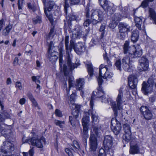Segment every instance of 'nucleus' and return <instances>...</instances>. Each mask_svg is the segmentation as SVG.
I'll use <instances>...</instances> for the list:
<instances>
[{
	"mask_svg": "<svg viewBox=\"0 0 156 156\" xmlns=\"http://www.w3.org/2000/svg\"><path fill=\"white\" fill-rule=\"evenodd\" d=\"M123 52L128 54L122 59V67L126 71L131 72L132 70V66L130 63V57L135 58L140 56L142 53L141 48L140 46L135 47L134 45L129 46V42L126 41L123 45Z\"/></svg>",
	"mask_w": 156,
	"mask_h": 156,
	"instance_id": "nucleus-1",
	"label": "nucleus"
},
{
	"mask_svg": "<svg viewBox=\"0 0 156 156\" xmlns=\"http://www.w3.org/2000/svg\"><path fill=\"white\" fill-rule=\"evenodd\" d=\"M69 36H66L65 41L66 53L67 55L66 61L68 66L66 64H64L63 65V69L64 75L65 76L67 75L69 71L73 70L74 68H77V66L80 65L78 62L74 64L72 62V56L69 55V53L72 51L73 49L74 50L76 44H75L74 41L73 40H71L70 41L69 46Z\"/></svg>",
	"mask_w": 156,
	"mask_h": 156,
	"instance_id": "nucleus-2",
	"label": "nucleus"
},
{
	"mask_svg": "<svg viewBox=\"0 0 156 156\" xmlns=\"http://www.w3.org/2000/svg\"><path fill=\"white\" fill-rule=\"evenodd\" d=\"M91 12L90 19L86 18L84 20L83 24L84 27H88L91 23L93 25L96 24L103 19L104 13L100 9L92 10Z\"/></svg>",
	"mask_w": 156,
	"mask_h": 156,
	"instance_id": "nucleus-3",
	"label": "nucleus"
},
{
	"mask_svg": "<svg viewBox=\"0 0 156 156\" xmlns=\"http://www.w3.org/2000/svg\"><path fill=\"white\" fill-rule=\"evenodd\" d=\"M99 129L97 126H94L93 130L91 131L89 140L90 149L92 151H95L97 147L98 143L96 136H99Z\"/></svg>",
	"mask_w": 156,
	"mask_h": 156,
	"instance_id": "nucleus-4",
	"label": "nucleus"
},
{
	"mask_svg": "<svg viewBox=\"0 0 156 156\" xmlns=\"http://www.w3.org/2000/svg\"><path fill=\"white\" fill-rule=\"evenodd\" d=\"M123 93L122 88H121L119 91V94L116 100L117 104L115 102L112 101L111 102L115 115H117L118 109L120 110L122 109V105L123 103Z\"/></svg>",
	"mask_w": 156,
	"mask_h": 156,
	"instance_id": "nucleus-5",
	"label": "nucleus"
},
{
	"mask_svg": "<svg viewBox=\"0 0 156 156\" xmlns=\"http://www.w3.org/2000/svg\"><path fill=\"white\" fill-rule=\"evenodd\" d=\"M89 114L88 112H85L82 119V124L83 127V132L81 133L83 140L86 143L88 137V130L89 124Z\"/></svg>",
	"mask_w": 156,
	"mask_h": 156,
	"instance_id": "nucleus-6",
	"label": "nucleus"
},
{
	"mask_svg": "<svg viewBox=\"0 0 156 156\" xmlns=\"http://www.w3.org/2000/svg\"><path fill=\"white\" fill-rule=\"evenodd\" d=\"M115 118H112L111 121V125L112 126L111 128L115 135L119 134L121 129V126L120 122L121 120V117L115 115Z\"/></svg>",
	"mask_w": 156,
	"mask_h": 156,
	"instance_id": "nucleus-7",
	"label": "nucleus"
},
{
	"mask_svg": "<svg viewBox=\"0 0 156 156\" xmlns=\"http://www.w3.org/2000/svg\"><path fill=\"white\" fill-rule=\"evenodd\" d=\"M95 96V95H94V92H93V94L91 96L90 104V108H91V109H90L89 111L90 112H91L92 114V129H93V127L94 126H97L98 127L100 131V129L99 128L98 126L97 125V123L98 122V115L95 112L94 113L93 112H92V110L94 106L93 101L94 99Z\"/></svg>",
	"mask_w": 156,
	"mask_h": 156,
	"instance_id": "nucleus-8",
	"label": "nucleus"
},
{
	"mask_svg": "<svg viewBox=\"0 0 156 156\" xmlns=\"http://www.w3.org/2000/svg\"><path fill=\"white\" fill-rule=\"evenodd\" d=\"M153 83L152 80H149L147 83L143 82L142 84V90L143 93L146 95L150 93L152 90Z\"/></svg>",
	"mask_w": 156,
	"mask_h": 156,
	"instance_id": "nucleus-9",
	"label": "nucleus"
},
{
	"mask_svg": "<svg viewBox=\"0 0 156 156\" xmlns=\"http://www.w3.org/2000/svg\"><path fill=\"white\" fill-rule=\"evenodd\" d=\"M139 65L138 67V70L140 72L147 71L149 66L148 59L145 57L143 56L139 60Z\"/></svg>",
	"mask_w": 156,
	"mask_h": 156,
	"instance_id": "nucleus-10",
	"label": "nucleus"
},
{
	"mask_svg": "<svg viewBox=\"0 0 156 156\" xmlns=\"http://www.w3.org/2000/svg\"><path fill=\"white\" fill-rule=\"evenodd\" d=\"M45 141V138L43 137L41 138L40 140L33 137L27 140V142L29 144L33 146H36L37 147L40 148H42L43 147L42 142H44Z\"/></svg>",
	"mask_w": 156,
	"mask_h": 156,
	"instance_id": "nucleus-11",
	"label": "nucleus"
},
{
	"mask_svg": "<svg viewBox=\"0 0 156 156\" xmlns=\"http://www.w3.org/2000/svg\"><path fill=\"white\" fill-rule=\"evenodd\" d=\"M140 110L146 119L149 120L151 119L152 117V114L147 107L142 106L140 108Z\"/></svg>",
	"mask_w": 156,
	"mask_h": 156,
	"instance_id": "nucleus-12",
	"label": "nucleus"
},
{
	"mask_svg": "<svg viewBox=\"0 0 156 156\" xmlns=\"http://www.w3.org/2000/svg\"><path fill=\"white\" fill-rule=\"evenodd\" d=\"M3 150H4L7 154H10L14 150V144L10 142L5 141L3 142L2 146Z\"/></svg>",
	"mask_w": 156,
	"mask_h": 156,
	"instance_id": "nucleus-13",
	"label": "nucleus"
},
{
	"mask_svg": "<svg viewBox=\"0 0 156 156\" xmlns=\"http://www.w3.org/2000/svg\"><path fill=\"white\" fill-rule=\"evenodd\" d=\"M128 82L129 85L131 88L135 89L137 83L136 76L133 75H130L128 77Z\"/></svg>",
	"mask_w": 156,
	"mask_h": 156,
	"instance_id": "nucleus-14",
	"label": "nucleus"
},
{
	"mask_svg": "<svg viewBox=\"0 0 156 156\" xmlns=\"http://www.w3.org/2000/svg\"><path fill=\"white\" fill-rule=\"evenodd\" d=\"M103 145L105 149H108L112 148V138L111 136L107 135L105 136L103 141Z\"/></svg>",
	"mask_w": 156,
	"mask_h": 156,
	"instance_id": "nucleus-15",
	"label": "nucleus"
},
{
	"mask_svg": "<svg viewBox=\"0 0 156 156\" xmlns=\"http://www.w3.org/2000/svg\"><path fill=\"white\" fill-rule=\"evenodd\" d=\"M136 10V9L133 10V15L135 16L134 20L136 26L139 30H144L145 27L144 24H143L142 27H141L142 24V20L141 18L142 17H139L135 15V12Z\"/></svg>",
	"mask_w": 156,
	"mask_h": 156,
	"instance_id": "nucleus-16",
	"label": "nucleus"
},
{
	"mask_svg": "<svg viewBox=\"0 0 156 156\" xmlns=\"http://www.w3.org/2000/svg\"><path fill=\"white\" fill-rule=\"evenodd\" d=\"M103 80L101 78L99 77L98 79V87L97 88V97L99 98H103L105 97V94L103 90L101 87V84Z\"/></svg>",
	"mask_w": 156,
	"mask_h": 156,
	"instance_id": "nucleus-17",
	"label": "nucleus"
},
{
	"mask_svg": "<svg viewBox=\"0 0 156 156\" xmlns=\"http://www.w3.org/2000/svg\"><path fill=\"white\" fill-rule=\"evenodd\" d=\"M144 152L143 148L139 149L137 144L130 146L129 152L131 154H134L139 153L143 154Z\"/></svg>",
	"mask_w": 156,
	"mask_h": 156,
	"instance_id": "nucleus-18",
	"label": "nucleus"
},
{
	"mask_svg": "<svg viewBox=\"0 0 156 156\" xmlns=\"http://www.w3.org/2000/svg\"><path fill=\"white\" fill-rule=\"evenodd\" d=\"M119 32L121 33H125L130 31V27L126 23L121 22L119 25Z\"/></svg>",
	"mask_w": 156,
	"mask_h": 156,
	"instance_id": "nucleus-19",
	"label": "nucleus"
},
{
	"mask_svg": "<svg viewBox=\"0 0 156 156\" xmlns=\"http://www.w3.org/2000/svg\"><path fill=\"white\" fill-rule=\"evenodd\" d=\"M80 0H65L64 10L66 15L67 12V8L69 7V4L71 5H75L78 3Z\"/></svg>",
	"mask_w": 156,
	"mask_h": 156,
	"instance_id": "nucleus-20",
	"label": "nucleus"
},
{
	"mask_svg": "<svg viewBox=\"0 0 156 156\" xmlns=\"http://www.w3.org/2000/svg\"><path fill=\"white\" fill-rule=\"evenodd\" d=\"M85 48V44L80 42L76 44L74 51L77 54H79L80 53L84 51Z\"/></svg>",
	"mask_w": 156,
	"mask_h": 156,
	"instance_id": "nucleus-21",
	"label": "nucleus"
},
{
	"mask_svg": "<svg viewBox=\"0 0 156 156\" xmlns=\"http://www.w3.org/2000/svg\"><path fill=\"white\" fill-rule=\"evenodd\" d=\"M85 83L84 78H79L76 80L75 87L79 90H82Z\"/></svg>",
	"mask_w": 156,
	"mask_h": 156,
	"instance_id": "nucleus-22",
	"label": "nucleus"
},
{
	"mask_svg": "<svg viewBox=\"0 0 156 156\" xmlns=\"http://www.w3.org/2000/svg\"><path fill=\"white\" fill-rule=\"evenodd\" d=\"M100 4L101 5L103 8L104 11H102L104 12V15L105 14V12L107 11L108 12L110 9V7L108 5V1L107 0H99ZM101 11V10H100Z\"/></svg>",
	"mask_w": 156,
	"mask_h": 156,
	"instance_id": "nucleus-23",
	"label": "nucleus"
},
{
	"mask_svg": "<svg viewBox=\"0 0 156 156\" xmlns=\"http://www.w3.org/2000/svg\"><path fill=\"white\" fill-rule=\"evenodd\" d=\"M139 33L137 30H134L132 33L131 40L133 42H136L138 39Z\"/></svg>",
	"mask_w": 156,
	"mask_h": 156,
	"instance_id": "nucleus-24",
	"label": "nucleus"
},
{
	"mask_svg": "<svg viewBox=\"0 0 156 156\" xmlns=\"http://www.w3.org/2000/svg\"><path fill=\"white\" fill-rule=\"evenodd\" d=\"M108 69L106 67V66H104L102 64L99 67V76L97 78V81H98V79L99 78H101L102 80V75L104 73V74L105 73V72L107 71Z\"/></svg>",
	"mask_w": 156,
	"mask_h": 156,
	"instance_id": "nucleus-25",
	"label": "nucleus"
},
{
	"mask_svg": "<svg viewBox=\"0 0 156 156\" xmlns=\"http://www.w3.org/2000/svg\"><path fill=\"white\" fill-rule=\"evenodd\" d=\"M56 6L53 1H49L46 7H44V9L45 8L48 12H51L52 9L56 7Z\"/></svg>",
	"mask_w": 156,
	"mask_h": 156,
	"instance_id": "nucleus-26",
	"label": "nucleus"
},
{
	"mask_svg": "<svg viewBox=\"0 0 156 156\" xmlns=\"http://www.w3.org/2000/svg\"><path fill=\"white\" fill-rule=\"evenodd\" d=\"M48 55L49 60L51 61H54L57 58L55 52H52L51 50V47L49 46L48 50Z\"/></svg>",
	"mask_w": 156,
	"mask_h": 156,
	"instance_id": "nucleus-27",
	"label": "nucleus"
},
{
	"mask_svg": "<svg viewBox=\"0 0 156 156\" xmlns=\"http://www.w3.org/2000/svg\"><path fill=\"white\" fill-rule=\"evenodd\" d=\"M149 15L153 21V23L156 25V13L154 10L152 9H149Z\"/></svg>",
	"mask_w": 156,
	"mask_h": 156,
	"instance_id": "nucleus-28",
	"label": "nucleus"
},
{
	"mask_svg": "<svg viewBox=\"0 0 156 156\" xmlns=\"http://www.w3.org/2000/svg\"><path fill=\"white\" fill-rule=\"evenodd\" d=\"M86 65L87 68L88 73L90 76L91 77L93 75L94 73L93 69L91 63L90 62H87L86 63Z\"/></svg>",
	"mask_w": 156,
	"mask_h": 156,
	"instance_id": "nucleus-29",
	"label": "nucleus"
},
{
	"mask_svg": "<svg viewBox=\"0 0 156 156\" xmlns=\"http://www.w3.org/2000/svg\"><path fill=\"white\" fill-rule=\"evenodd\" d=\"M122 18V16L120 13H116L112 17V22L114 23H117Z\"/></svg>",
	"mask_w": 156,
	"mask_h": 156,
	"instance_id": "nucleus-30",
	"label": "nucleus"
},
{
	"mask_svg": "<svg viewBox=\"0 0 156 156\" xmlns=\"http://www.w3.org/2000/svg\"><path fill=\"white\" fill-rule=\"evenodd\" d=\"M12 26L10 24H9L7 26L5 29L2 31V34L5 36L8 35L10 31L12 30Z\"/></svg>",
	"mask_w": 156,
	"mask_h": 156,
	"instance_id": "nucleus-31",
	"label": "nucleus"
},
{
	"mask_svg": "<svg viewBox=\"0 0 156 156\" xmlns=\"http://www.w3.org/2000/svg\"><path fill=\"white\" fill-rule=\"evenodd\" d=\"M72 146L73 148L71 147L70 149L75 152L77 151V150H79L80 148L78 142L76 140H73Z\"/></svg>",
	"mask_w": 156,
	"mask_h": 156,
	"instance_id": "nucleus-32",
	"label": "nucleus"
},
{
	"mask_svg": "<svg viewBox=\"0 0 156 156\" xmlns=\"http://www.w3.org/2000/svg\"><path fill=\"white\" fill-rule=\"evenodd\" d=\"M74 78L72 76H70L69 77L68 82L69 85V89L68 90L67 88L66 89V91L67 96L69 94V90L71 87H73V82Z\"/></svg>",
	"mask_w": 156,
	"mask_h": 156,
	"instance_id": "nucleus-33",
	"label": "nucleus"
},
{
	"mask_svg": "<svg viewBox=\"0 0 156 156\" xmlns=\"http://www.w3.org/2000/svg\"><path fill=\"white\" fill-rule=\"evenodd\" d=\"M81 16V15L80 14L70 15L69 16V18L70 20H75L77 21L80 20Z\"/></svg>",
	"mask_w": 156,
	"mask_h": 156,
	"instance_id": "nucleus-34",
	"label": "nucleus"
},
{
	"mask_svg": "<svg viewBox=\"0 0 156 156\" xmlns=\"http://www.w3.org/2000/svg\"><path fill=\"white\" fill-rule=\"evenodd\" d=\"M44 12L46 14V16L48 18L51 23H52L53 22V19L52 15L50 12H48L47 11V10L45 8L44 9Z\"/></svg>",
	"mask_w": 156,
	"mask_h": 156,
	"instance_id": "nucleus-35",
	"label": "nucleus"
},
{
	"mask_svg": "<svg viewBox=\"0 0 156 156\" xmlns=\"http://www.w3.org/2000/svg\"><path fill=\"white\" fill-rule=\"evenodd\" d=\"M123 138L126 142H129L131 139V133H125L123 135Z\"/></svg>",
	"mask_w": 156,
	"mask_h": 156,
	"instance_id": "nucleus-36",
	"label": "nucleus"
},
{
	"mask_svg": "<svg viewBox=\"0 0 156 156\" xmlns=\"http://www.w3.org/2000/svg\"><path fill=\"white\" fill-rule=\"evenodd\" d=\"M69 120L71 125L73 126H75L78 121L77 118L71 116H69Z\"/></svg>",
	"mask_w": 156,
	"mask_h": 156,
	"instance_id": "nucleus-37",
	"label": "nucleus"
},
{
	"mask_svg": "<svg viewBox=\"0 0 156 156\" xmlns=\"http://www.w3.org/2000/svg\"><path fill=\"white\" fill-rule=\"evenodd\" d=\"M32 20L34 24L40 23L42 22L41 18L40 16H37L33 18Z\"/></svg>",
	"mask_w": 156,
	"mask_h": 156,
	"instance_id": "nucleus-38",
	"label": "nucleus"
},
{
	"mask_svg": "<svg viewBox=\"0 0 156 156\" xmlns=\"http://www.w3.org/2000/svg\"><path fill=\"white\" fill-rule=\"evenodd\" d=\"M113 75L112 73L108 71V70L107 71L105 72L103 77L105 79L110 78L113 76Z\"/></svg>",
	"mask_w": 156,
	"mask_h": 156,
	"instance_id": "nucleus-39",
	"label": "nucleus"
},
{
	"mask_svg": "<svg viewBox=\"0 0 156 156\" xmlns=\"http://www.w3.org/2000/svg\"><path fill=\"white\" fill-rule=\"evenodd\" d=\"M123 129L125 133L131 132L130 127L129 125L127 124H124L123 125Z\"/></svg>",
	"mask_w": 156,
	"mask_h": 156,
	"instance_id": "nucleus-40",
	"label": "nucleus"
},
{
	"mask_svg": "<svg viewBox=\"0 0 156 156\" xmlns=\"http://www.w3.org/2000/svg\"><path fill=\"white\" fill-rule=\"evenodd\" d=\"M105 150L106 156H112L114 154V151L112 148H109L108 149Z\"/></svg>",
	"mask_w": 156,
	"mask_h": 156,
	"instance_id": "nucleus-41",
	"label": "nucleus"
},
{
	"mask_svg": "<svg viewBox=\"0 0 156 156\" xmlns=\"http://www.w3.org/2000/svg\"><path fill=\"white\" fill-rule=\"evenodd\" d=\"M154 1V0H144L142 2L141 6L144 8H146L148 6L149 2H152Z\"/></svg>",
	"mask_w": 156,
	"mask_h": 156,
	"instance_id": "nucleus-42",
	"label": "nucleus"
},
{
	"mask_svg": "<svg viewBox=\"0 0 156 156\" xmlns=\"http://www.w3.org/2000/svg\"><path fill=\"white\" fill-rule=\"evenodd\" d=\"M75 94L74 93H73L71 95L69 99V103H70V104L73 105L74 104L75 100Z\"/></svg>",
	"mask_w": 156,
	"mask_h": 156,
	"instance_id": "nucleus-43",
	"label": "nucleus"
},
{
	"mask_svg": "<svg viewBox=\"0 0 156 156\" xmlns=\"http://www.w3.org/2000/svg\"><path fill=\"white\" fill-rule=\"evenodd\" d=\"M34 154V150L33 148L30 149L28 153L23 152V156H33Z\"/></svg>",
	"mask_w": 156,
	"mask_h": 156,
	"instance_id": "nucleus-44",
	"label": "nucleus"
},
{
	"mask_svg": "<svg viewBox=\"0 0 156 156\" xmlns=\"http://www.w3.org/2000/svg\"><path fill=\"white\" fill-rule=\"evenodd\" d=\"M115 65L117 69L120 71L121 70V62L120 60H117L116 61L115 63Z\"/></svg>",
	"mask_w": 156,
	"mask_h": 156,
	"instance_id": "nucleus-45",
	"label": "nucleus"
},
{
	"mask_svg": "<svg viewBox=\"0 0 156 156\" xmlns=\"http://www.w3.org/2000/svg\"><path fill=\"white\" fill-rule=\"evenodd\" d=\"M98 156H106V153H105V148H101L100 149Z\"/></svg>",
	"mask_w": 156,
	"mask_h": 156,
	"instance_id": "nucleus-46",
	"label": "nucleus"
},
{
	"mask_svg": "<svg viewBox=\"0 0 156 156\" xmlns=\"http://www.w3.org/2000/svg\"><path fill=\"white\" fill-rule=\"evenodd\" d=\"M64 121H61L58 120H55L54 123L57 126H59L60 127L62 128L63 126L62 124H64Z\"/></svg>",
	"mask_w": 156,
	"mask_h": 156,
	"instance_id": "nucleus-47",
	"label": "nucleus"
},
{
	"mask_svg": "<svg viewBox=\"0 0 156 156\" xmlns=\"http://www.w3.org/2000/svg\"><path fill=\"white\" fill-rule=\"evenodd\" d=\"M73 37L76 38H80L81 35V32L80 30L77 31L76 33H73Z\"/></svg>",
	"mask_w": 156,
	"mask_h": 156,
	"instance_id": "nucleus-48",
	"label": "nucleus"
},
{
	"mask_svg": "<svg viewBox=\"0 0 156 156\" xmlns=\"http://www.w3.org/2000/svg\"><path fill=\"white\" fill-rule=\"evenodd\" d=\"M32 103V106H34L35 107H37L38 109H40L38 106V104L35 99L31 101Z\"/></svg>",
	"mask_w": 156,
	"mask_h": 156,
	"instance_id": "nucleus-49",
	"label": "nucleus"
},
{
	"mask_svg": "<svg viewBox=\"0 0 156 156\" xmlns=\"http://www.w3.org/2000/svg\"><path fill=\"white\" fill-rule=\"evenodd\" d=\"M101 102H104L105 103H107L108 102V98L107 97L106 95L105 94V97L103 98H101Z\"/></svg>",
	"mask_w": 156,
	"mask_h": 156,
	"instance_id": "nucleus-50",
	"label": "nucleus"
},
{
	"mask_svg": "<svg viewBox=\"0 0 156 156\" xmlns=\"http://www.w3.org/2000/svg\"><path fill=\"white\" fill-rule=\"evenodd\" d=\"M55 114L56 116L59 117H61L62 116L61 112L58 109H56L55 112Z\"/></svg>",
	"mask_w": 156,
	"mask_h": 156,
	"instance_id": "nucleus-51",
	"label": "nucleus"
},
{
	"mask_svg": "<svg viewBox=\"0 0 156 156\" xmlns=\"http://www.w3.org/2000/svg\"><path fill=\"white\" fill-rule=\"evenodd\" d=\"M65 152L69 156H73V154L70 149L69 148H66L65 149Z\"/></svg>",
	"mask_w": 156,
	"mask_h": 156,
	"instance_id": "nucleus-52",
	"label": "nucleus"
},
{
	"mask_svg": "<svg viewBox=\"0 0 156 156\" xmlns=\"http://www.w3.org/2000/svg\"><path fill=\"white\" fill-rule=\"evenodd\" d=\"M23 3V2L22 0L20 1V0H18V9L19 10L22 9Z\"/></svg>",
	"mask_w": 156,
	"mask_h": 156,
	"instance_id": "nucleus-53",
	"label": "nucleus"
},
{
	"mask_svg": "<svg viewBox=\"0 0 156 156\" xmlns=\"http://www.w3.org/2000/svg\"><path fill=\"white\" fill-rule=\"evenodd\" d=\"M16 87L19 90H21L22 88L21 83L20 82H17L16 83Z\"/></svg>",
	"mask_w": 156,
	"mask_h": 156,
	"instance_id": "nucleus-54",
	"label": "nucleus"
},
{
	"mask_svg": "<svg viewBox=\"0 0 156 156\" xmlns=\"http://www.w3.org/2000/svg\"><path fill=\"white\" fill-rule=\"evenodd\" d=\"M53 14L54 15L57 17H59L61 14V12L60 11L59 9H57L55 10L53 13Z\"/></svg>",
	"mask_w": 156,
	"mask_h": 156,
	"instance_id": "nucleus-55",
	"label": "nucleus"
},
{
	"mask_svg": "<svg viewBox=\"0 0 156 156\" xmlns=\"http://www.w3.org/2000/svg\"><path fill=\"white\" fill-rule=\"evenodd\" d=\"M75 105L74 110H75L76 112L79 113L80 111V106L78 105Z\"/></svg>",
	"mask_w": 156,
	"mask_h": 156,
	"instance_id": "nucleus-56",
	"label": "nucleus"
},
{
	"mask_svg": "<svg viewBox=\"0 0 156 156\" xmlns=\"http://www.w3.org/2000/svg\"><path fill=\"white\" fill-rule=\"evenodd\" d=\"M2 146H1V149H0V156H4V155L5 154H7L5 152L4 150H3Z\"/></svg>",
	"mask_w": 156,
	"mask_h": 156,
	"instance_id": "nucleus-57",
	"label": "nucleus"
},
{
	"mask_svg": "<svg viewBox=\"0 0 156 156\" xmlns=\"http://www.w3.org/2000/svg\"><path fill=\"white\" fill-rule=\"evenodd\" d=\"M27 95L31 101L35 99L34 98L33 95L31 93L29 92L27 93Z\"/></svg>",
	"mask_w": 156,
	"mask_h": 156,
	"instance_id": "nucleus-58",
	"label": "nucleus"
},
{
	"mask_svg": "<svg viewBox=\"0 0 156 156\" xmlns=\"http://www.w3.org/2000/svg\"><path fill=\"white\" fill-rule=\"evenodd\" d=\"M85 15L86 18L90 19V14L89 12V10L88 8L87 7L86 8Z\"/></svg>",
	"mask_w": 156,
	"mask_h": 156,
	"instance_id": "nucleus-59",
	"label": "nucleus"
},
{
	"mask_svg": "<svg viewBox=\"0 0 156 156\" xmlns=\"http://www.w3.org/2000/svg\"><path fill=\"white\" fill-rule=\"evenodd\" d=\"M5 23L4 20L2 19L0 20V31H1Z\"/></svg>",
	"mask_w": 156,
	"mask_h": 156,
	"instance_id": "nucleus-60",
	"label": "nucleus"
},
{
	"mask_svg": "<svg viewBox=\"0 0 156 156\" xmlns=\"http://www.w3.org/2000/svg\"><path fill=\"white\" fill-rule=\"evenodd\" d=\"M79 113L78 112H76L75 110L73 111L72 112L73 117L77 118L79 115Z\"/></svg>",
	"mask_w": 156,
	"mask_h": 156,
	"instance_id": "nucleus-61",
	"label": "nucleus"
},
{
	"mask_svg": "<svg viewBox=\"0 0 156 156\" xmlns=\"http://www.w3.org/2000/svg\"><path fill=\"white\" fill-rule=\"evenodd\" d=\"M19 59L18 58L15 57L13 61V64L15 66L18 65V64Z\"/></svg>",
	"mask_w": 156,
	"mask_h": 156,
	"instance_id": "nucleus-62",
	"label": "nucleus"
},
{
	"mask_svg": "<svg viewBox=\"0 0 156 156\" xmlns=\"http://www.w3.org/2000/svg\"><path fill=\"white\" fill-rule=\"evenodd\" d=\"M25 99L24 98H23L20 100L19 101V103L21 105H23L25 103Z\"/></svg>",
	"mask_w": 156,
	"mask_h": 156,
	"instance_id": "nucleus-63",
	"label": "nucleus"
},
{
	"mask_svg": "<svg viewBox=\"0 0 156 156\" xmlns=\"http://www.w3.org/2000/svg\"><path fill=\"white\" fill-rule=\"evenodd\" d=\"M27 6L29 9H31L33 11L34 10V6L30 3H28Z\"/></svg>",
	"mask_w": 156,
	"mask_h": 156,
	"instance_id": "nucleus-64",
	"label": "nucleus"
}]
</instances>
